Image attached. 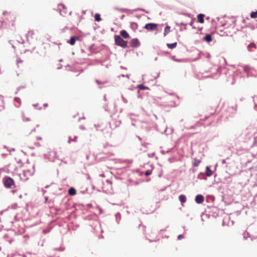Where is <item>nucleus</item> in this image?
<instances>
[{"instance_id":"nucleus-1","label":"nucleus","mask_w":257,"mask_h":257,"mask_svg":"<svg viewBox=\"0 0 257 257\" xmlns=\"http://www.w3.org/2000/svg\"><path fill=\"white\" fill-rule=\"evenodd\" d=\"M115 44L122 48H126L127 46V42L123 40L120 36L118 35L114 36Z\"/></svg>"},{"instance_id":"nucleus-21","label":"nucleus","mask_w":257,"mask_h":257,"mask_svg":"<svg viewBox=\"0 0 257 257\" xmlns=\"http://www.w3.org/2000/svg\"><path fill=\"white\" fill-rule=\"evenodd\" d=\"M152 174V171H150V170H148L145 173V175L146 176H149L150 175H151Z\"/></svg>"},{"instance_id":"nucleus-27","label":"nucleus","mask_w":257,"mask_h":257,"mask_svg":"<svg viewBox=\"0 0 257 257\" xmlns=\"http://www.w3.org/2000/svg\"><path fill=\"white\" fill-rule=\"evenodd\" d=\"M99 176L102 177H105V175L103 174H100V175H99Z\"/></svg>"},{"instance_id":"nucleus-10","label":"nucleus","mask_w":257,"mask_h":257,"mask_svg":"<svg viewBox=\"0 0 257 257\" xmlns=\"http://www.w3.org/2000/svg\"><path fill=\"white\" fill-rule=\"evenodd\" d=\"M179 200L182 203H183L184 202H186V197L185 195H181L179 196Z\"/></svg>"},{"instance_id":"nucleus-22","label":"nucleus","mask_w":257,"mask_h":257,"mask_svg":"<svg viewBox=\"0 0 257 257\" xmlns=\"http://www.w3.org/2000/svg\"><path fill=\"white\" fill-rule=\"evenodd\" d=\"M23 63V61L22 60H18L17 61V65H18V66L19 67L20 66V65H19L20 64V63Z\"/></svg>"},{"instance_id":"nucleus-17","label":"nucleus","mask_w":257,"mask_h":257,"mask_svg":"<svg viewBox=\"0 0 257 257\" xmlns=\"http://www.w3.org/2000/svg\"><path fill=\"white\" fill-rule=\"evenodd\" d=\"M41 146V144L39 143H35L33 145L32 144H30V147L32 149H34L36 147H40Z\"/></svg>"},{"instance_id":"nucleus-25","label":"nucleus","mask_w":257,"mask_h":257,"mask_svg":"<svg viewBox=\"0 0 257 257\" xmlns=\"http://www.w3.org/2000/svg\"><path fill=\"white\" fill-rule=\"evenodd\" d=\"M250 46H252V47H254V48L256 47L255 45L254 44H250Z\"/></svg>"},{"instance_id":"nucleus-8","label":"nucleus","mask_w":257,"mask_h":257,"mask_svg":"<svg viewBox=\"0 0 257 257\" xmlns=\"http://www.w3.org/2000/svg\"><path fill=\"white\" fill-rule=\"evenodd\" d=\"M120 34L121 36L124 39H126L129 37V35L125 30L121 31Z\"/></svg>"},{"instance_id":"nucleus-7","label":"nucleus","mask_w":257,"mask_h":257,"mask_svg":"<svg viewBox=\"0 0 257 257\" xmlns=\"http://www.w3.org/2000/svg\"><path fill=\"white\" fill-rule=\"evenodd\" d=\"M79 40V38L78 37L73 36L71 37L69 43L71 45H74L75 44L76 40Z\"/></svg>"},{"instance_id":"nucleus-23","label":"nucleus","mask_w":257,"mask_h":257,"mask_svg":"<svg viewBox=\"0 0 257 257\" xmlns=\"http://www.w3.org/2000/svg\"><path fill=\"white\" fill-rule=\"evenodd\" d=\"M183 237H184V236H183V235H179L178 236V237H177V238H178V239H182V238H183Z\"/></svg>"},{"instance_id":"nucleus-5","label":"nucleus","mask_w":257,"mask_h":257,"mask_svg":"<svg viewBox=\"0 0 257 257\" xmlns=\"http://www.w3.org/2000/svg\"><path fill=\"white\" fill-rule=\"evenodd\" d=\"M195 200L197 203H202L204 201V197L202 195H197L195 197Z\"/></svg>"},{"instance_id":"nucleus-4","label":"nucleus","mask_w":257,"mask_h":257,"mask_svg":"<svg viewBox=\"0 0 257 257\" xmlns=\"http://www.w3.org/2000/svg\"><path fill=\"white\" fill-rule=\"evenodd\" d=\"M131 44L132 47L136 48L140 45V43L138 39H133L131 41Z\"/></svg>"},{"instance_id":"nucleus-14","label":"nucleus","mask_w":257,"mask_h":257,"mask_svg":"<svg viewBox=\"0 0 257 257\" xmlns=\"http://www.w3.org/2000/svg\"><path fill=\"white\" fill-rule=\"evenodd\" d=\"M94 18L96 21L100 22L101 20L100 16L99 14H96L94 16Z\"/></svg>"},{"instance_id":"nucleus-26","label":"nucleus","mask_w":257,"mask_h":257,"mask_svg":"<svg viewBox=\"0 0 257 257\" xmlns=\"http://www.w3.org/2000/svg\"><path fill=\"white\" fill-rule=\"evenodd\" d=\"M11 25H12V26H13L15 25V22H14V21H13L12 22Z\"/></svg>"},{"instance_id":"nucleus-16","label":"nucleus","mask_w":257,"mask_h":257,"mask_svg":"<svg viewBox=\"0 0 257 257\" xmlns=\"http://www.w3.org/2000/svg\"><path fill=\"white\" fill-rule=\"evenodd\" d=\"M206 175L207 176H210L212 175V171H211V170L209 169V168L208 167H206Z\"/></svg>"},{"instance_id":"nucleus-20","label":"nucleus","mask_w":257,"mask_h":257,"mask_svg":"<svg viewBox=\"0 0 257 257\" xmlns=\"http://www.w3.org/2000/svg\"><path fill=\"white\" fill-rule=\"evenodd\" d=\"M138 87L141 90H146L148 89V87L144 86L142 84H140L138 86Z\"/></svg>"},{"instance_id":"nucleus-13","label":"nucleus","mask_w":257,"mask_h":257,"mask_svg":"<svg viewBox=\"0 0 257 257\" xmlns=\"http://www.w3.org/2000/svg\"><path fill=\"white\" fill-rule=\"evenodd\" d=\"M204 40L207 42H210V41H211L212 40V37L211 36V35H206V36L204 37Z\"/></svg>"},{"instance_id":"nucleus-15","label":"nucleus","mask_w":257,"mask_h":257,"mask_svg":"<svg viewBox=\"0 0 257 257\" xmlns=\"http://www.w3.org/2000/svg\"><path fill=\"white\" fill-rule=\"evenodd\" d=\"M200 163V161L199 160L195 159L193 164V166H194L195 167H197L199 166Z\"/></svg>"},{"instance_id":"nucleus-19","label":"nucleus","mask_w":257,"mask_h":257,"mask_svg":"<svg viewBox=\"0 0 257 257\" xmlns=\"http://www.w3.org/2000/svg\"><path fill=\"white\" fill-rule=\"evenodd\" d=\"M58 8L60 11V13H61L62 9L64 10L66 9V7L63 4H59L58 5Z\"/></svg>"},{"instance_id":"nucleus-24","label":"nucleus","mask_w":257,"mask_h":257,"mask_svg":"<svg viewBox=\"0 0 257 257\" xmlns=\"http://www.w3.org/2000/svg\"><path fill=\"white\" fill-rule=\"evenodd\" d=\"M33 34H34V33H33L32 31H31V32H29L28 34L29 35H31V36H32V35H33Z\"/></svg>"},{"instance_id":"nucleus-28","label":"nucleus","mask_w":257,"mask_h":257,"mask_svg":"<svg viewBox=\"0 0 257 257\" xmlns=\"http://www.w3.org/2000/svg\"><path fill=\"white\" fill-rule=\"evenodd\" d=\"M193 23V21H191V22L190 23V25H191V26H192Z\"/></svg>"},{"instance_id":"nucleus-11","label":"nucleus","mask_w":257,"mask_h":257,"mask_svg":"<svg viewBox=\"0 0 257 257\" xmlns=\"http://www.w3.org/2000/svg\"><path fill=\"white\" fill-rule=\"evenodd\" d=\"M177 44V42H175V43H172V44L168 43L167 44V46L168 48L172 49L175 48L176 47Z\"/></svg>"},{"instance_id":"nucleus-12","label":"nucleus","mask_w":257,"mask_h":257,"mask_svg":"<svg viewBox=\"0 0 257 257\" xmlns=\"http://www.w3.org/2000/svg\"><path fill=\"white\" fill-rule=\"evenodd\" d=\"M170 32V27L167 26L164 30V36L167 35Z\"/></svg>"},{"instance_id":"nucleus-6","label":"nucleus","mask_w":257,"mask_h":257,"mask_svg":"<svg viewBox=\"0 0 257 257\" xmlns=\"http://www.w3.org/2000/svg\"><path fill=\"white\" fill-rule=\"evenodd\" d=\"M204 14H199L198 16H197V20H198V22L200 23H201V24H203L204 23Z\"/></svg>"},{"instance_id":"nucleus-3","label":"nucleus","mask_w":257,"mask_h":257,"mask_svg":"<svg viewBox=\"0 0 257 257\" xmlns=\"http://www.w3.org/2000/svg\"><path fill=\"white\" fill-rule=\"evenodd\" d=\"M158 25L155 23H148L145 25L144 28L148 30H155L157 29Z\"/></svg>"},{"instance_id":"nucleus-9","label":"nucleus","mask_w":257,"mask_h":257,"mask_svg":"<svg viewBox=\"0 0 257 257\" xmlns=\"http://www.w3.org/2000/svg\"><path fill=\"white\" fill-rule=\"evenodd\" d=\"M69 195L73 196L76 193V190L74 188H70L68 190Z\"/></svg>"},{"instance_id":"nucleus-2","label":"nucleus","mask_w":257,"mask_h":257,"mask_svg":"<svg viewBox=\"0 0 257 257\" xmlns=\"http://www.w3.org/2000/svg\"><path fill=\"white\" fill-rule=\"evenodd\" d=\"M3 182L4 186L8 188H11L15 184L14 180L10 177L5 176L3 179Z\"/></svg>"},{"instance_id":"nucleus-18","label":"nucleus","mask_w":257,"mask_h":257,"mask_svg":"<svg viewBox=\"0 0 257 257\" xmlns=\"http://www.w3.org/2000/svg\"><path fill=\"white\" fill-rule=\"evenodd\" d=\"M250 17L253 19L257 18V11L251 13Z\"/></svg>"}]
</instances>
